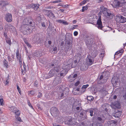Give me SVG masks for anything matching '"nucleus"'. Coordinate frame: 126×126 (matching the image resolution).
Returning <instances> with one entry per match:
<instances>
[{
    "label": "nucleus",
    "instance_id": "obj_17",
    "mask_svg": "<svg viewBox=\"0 0 126 126\" xmlns=\"http://www.w3.org/2000/svg\"><path fill=\"white\" fill-rule=\"evenodd\" d=\"M112 105L117 108L119 109L120 108V102L119 101H116L112 103Z\"/></svg>",
    "mask_w": 126,
    "mask_h": 126
},
{
    "label": "nucleus",
    "instance_id": "obj_38",
    "mask_svg": "<svg viewBox=\"0 0 126 126\" xmlns=\"http://www.w3.org/2000/svg\"><path fill=\"white\" fill-rule=\"evenodd\" d=\"M78 75L77 74L73 73V74L70 75L71 78H75Z\"/></svg>",
    "mask_w": 126,
    "mask_h": 126
},
{
    "label": "nucleus",
    "instance_id": "obj_21",
    "mask_svg": "<svg viewBox=\"0 0 126 126\" xmlns=\"http://www.w3.org/2000/svg\"><path fill=\"white\" fill-rule=\"evenodd\" d=\"M122 112L117 110V111L115 113L113 114V116L115 118H119L121 116Z\"/></svg>",
    "mask_w": 126,
    "mask_h": 126
},
{
    "label": "nucleus",
    "instance_id": "obj_39",
    "mask_svg": "<svg viewBox=\"0 0 126 126\" xmlns=\"http://www.w3.org/2000/svg\"><path fill=\"white\" fill-rule=\"evenodd\" d=\"M15 117L17 121L20 122L22 121L21 119V118L19 116L15 115Z\"/></svg>",
    "mask_w": 126,
    "mask_h": 126
},
{
    "label": "nucleus",
    "instance_id": "obj_36",
    "mask_svg": "<svg viewBox=\"0 0 126 126\" xmlns=\"http://www.w3.org/2000/svg\"><path fill=\"white\" fill-rule=\"evenodd\" d=\"M68 72V70H66L65 69H64L62 70L61 72H62L64 75V76H65L66 75Z\"/></svg>",
    "mask_w": 126,
    "mask_h": 126
},
{
    "label": "nucleus",
    "instance_id": "obj_10",
    "mask_svg": "<svg viewBox=\"0 0 126 126\" xmlns=\"http://www.w3.org/2000/svg\"><path fill=\"white\" fill-rule=\"evenodd\" d=\"M106 119V118L103 114H101L98 115L96 119L98 122H100L102 123H104Z\"/></svg>",
    "mask_w": 126,
    "mask_h": 126
},
{
    "label": "nucleus",
    "instance_id": "obj_34",
    "mask_svg": "<svg viewBox=\"0 0 126 126\" xmlns=\"http://www.w3.org/2000/svg\"><path fill=\"white\" fill-rule=\"evenodd\" d=\"M10 110L12 111V112H15L17 110V108L16 107L12 106L10 108Z\"/></svg>",
    "mask_w": 126,
    "mask_h": 126
},
{
    "label": "nucleus",
    "instance_id": "obj_28",
    "mask_svg": "<svg viewBox=\"0 0 126 126\" xmlns=\"http://www.w3.org/2000/svg\"><path fill=\"white\" fill-rule=\"evenodd\" d=\"M3 63L4 66L6 67L7 68H8V63L7 61H6V60L4 59L3 61Z\"/></svg>",
    "mask_w": 126,
    "mask_h": 126
},
{
    "label": "nucleus",
    "instance_id": "obj_37",
    "mask_svg": "<svg viewBox=\"0 0 126 126\" xmlns=\"http://www.w3.org/2000/svg\"><path fill=\"white\" fill-rule=\"evenodd\" d=\"M47 16L49 17H55L54 14L51 12L49 13L47 15Z\"/></svg>",
    "mask_w": 126,
    "mask_h": 126
},
{
    "label": "nucleus",
    "instance_id": "obj_62",
    "mask_svg": "<svg viewBox=\"0 0 126 126\" xmlns=\"http://www.w3.org/2000/svg\"><path fill=\"white\" fill-rule=\"evenodd\" d=\"M78 26V25H75L73 26V27L71 28L72 30H73L74 29H76V27Z\"/></svg>",
    "mask_w": 126,
    "mask_h": 126
},
{
    "label": "nucleus",
    "instance_id": "obj_12",
    "mask_svg": "<svg viewBox=\"0 0 126 126\" xmlns=\"http://www.w3.org/2000/svg\"><path fill=\"white\" fill-rule=\"evenodd\" d=\"M41 35H42L41 34H38L35 36L33 40L35 43H38L40 42L41 40L40 36H41Z\"/></svg>",
    "mask_w": 126,
    "mask_h": 126
},
{
    "label": "nucleus",
    "instance_id": "obj_45",
    "mask_svg": "<svg viewBox=\"0 0 126 126\" xmlns=\"http://www.w3.org/2000/svg\"><path fill=\"white\" fill-rule=\"evenodd\" d=\"M101 123L98 122L96 123H95V126H103Z\"/></svg>",
    "mask_w": 126,
    "mask_h": 126
},
{
    "label": "nucleus",
    "instance_id": "obj_41",
    "mask_svg": "<svg viewBox=\"0 0 126 126\" xmlns=\"http://www.w3.org/2000/svg\"><path fill=\"white\" fill-rule=\"evenodd\" d=\"M20 54L19 53V50L18 49H17L16 50V57L17 58V59H18V57H19Z\"/></svg>",
    "mask_w": 126,
    "mask_h": 126
},
{
    "label": "nucleus",
    "instance_id": "obj_58",
    "mask_svg": "<svg viewBox=\"0 0 126 126\" xmlns=\"http://www.w3.org/2000/svg\"><path fill=\"white\" fill-rule=\"evenodd\" d=\"M28 105L29 106L31 107L32 109H33L32 106V105L31 103L29 102V101L28 102Z\"/></svg>",
    "mask_w": 126,
    "mask_h": 126
},
{
    "label": "nucleus",
    "instance_id": "obj_63",
    "mask_svg": "<svg viewBox=\"0 0 126 126\" xmlns=\"http://www.w3.org/2000/svg\"><path fill=\"white\" fill-rule=\"evenodd\" d=\"M63 20H57L56 21L60 23H62Z\"/></svg>",
    "mask_w": 126,
    "mask_h": 126
},
{
    "label": "nucleus",
    "instance_id": "obj_15",
    "mask_svg": "<svg viewBox=\"0 0 126 126\" xmlns=\"http://www.w3.org/2000/svg\"><path fill=\"white\" fill-rule=\"evenodd\" d=\"M87 111V110H84L82 109H80V110L79 111V113L80 115L82 116L83 118H85L87 116L86 114Z\"/></svg>",
    "mask_w": 126,
    "mask_h": 126
},
{
    "label": "nucleus",
    "instance_id": "obj_5",
    "mask_svg": "<svg viewBox=\"0 0 126 126\" xmlns=\"http://www.w3.org/2000/svg\"><path fill=\"white\" fill-rule=\"evenodd\" d=\"M65 122V123L69 125H74L77 123L75 121V119L70 116H68L67 120Z\"/></svg>",
    "mask_w": 126,
    "mask_h": 126
},
{
    "label": "nucleus",
    "instance_id": "obj_49",
    "mask_svg": "<svg viewBox=\"0 0 126 126\" xmlns=\"http://www.w3.org/2000/svg\"><path fill=\"white\" fill-rule=\"evenodd\" d=\"M38 83V81L37 80L35 81L34 82V86L36 87L37 86Z\"/></svg>",
    "mask_w": 126,
    "mask_h": 126
},
{
    "label": "nucleus",
    "instance_id": "obj_61",
    "mask_svg": "<svg viewBox=\"0 0 126 126\" xmlns=\"http://www.w3.org/2000/svg\"><path fill=\"white\" fill-rule=\"evenodd\" d=\"M29 93L31 94V95H33L35 93L33 91H31Z\"/></svg>",
    "mask_w": 126,
    "mask_h": 126
},
{
    "label": "nucleus",
    "instance_id": "obj_30",
    "mask_svg": "<svg viewBox=\"0 0 126 126\" xmlns=\"http://www.w3.org/2000/svg\"><path fill=\"white\" fill-rule=\"evenodd\" d=\"M57 48L56 47H53V48H52L51 49V51H52V52L53 53H57Z\"/></svg>",
    "mask_w": 126,
    "mask_h": 126
},
{
    "label": "nucleus",
    "instance_id": "obj_43",
    "mask_svg": "<svg viewBox=\"0 0 126 126\" xmlns=\"http://www.w3.org/2000/svg\"><path fill=\"white\" fill-rule=\"evenodd\" d=\"M112 121V123H110V125L111 126V125H113V126H115V124H116L117 122L115 121Z\"/></svg>",
    "mask_w": 126,
    "mask_h": 126
},
{
    "label": "nucleus",
    "instance_id": "obj_53",
    "mask_svg": "<svg viewBox=\"0 0 126 126\" xmlns=\"http://www.w3.org/2000/svg\"><path fill=\"white\" fill-rule=\"evenodd\" d=\"M105 10L104 11H106V13H111V12L110 11L109 9L107 10L106 8H104Z\"/></svg>",
    "mask_w": 126,
    "mask_h": 126
},
{
    "label": "nucleus",
    "instance_id": "obj_40",
    "mask_svg": "<svg viewBox=\"0 0 126 126\" xmlns=\"http://www.w3.org/2000/svg\"><path fill=\"white\" fill-rule=\"evenodd\" d=\"M14 113L16 115H17L18 116H19L20 115V111L19 110H17L16 111L14 112Z\"/></svg>",
    "mask_w": 126,
    "mask_h": 126
},
{
    "label": "nucleus",
    "instance_id": "obj_55",
    "mask_svg": "<svg viewBox=\"0 0 126 126\" xmlns=\"http://www.w3.org/2000/svg\"><path fill=\"white\" fill-rule=\"evenodd\" d=\"M100 91H101V92H105L106 93L107 92V91L105 90L104 88H103L102 89H101Z\"/></svg>",
    "mask_w": 126,
    "mask_h": 126
},
{
    "label": "nucleus",
    "instance_id": "obj_3",
    "mask_svg": "<svg viewBox=\"0 0 126 126\" xmlns=\"http://www.w3.org/2000/svg\"><path fill=\"white\" fill-rule=\"evenodd\" d=\"M23 24H27L33 27L35 26L34 20L31 16L25 18L23 22Z\"/></svg>",
    "mask_w": 126,
    "mask_h": 126
},
{
    "label": "nucleus",
    "instance_id": "obj_23",
    "mask_svg": "<svg viewBox=\"0 0 126 126\" xmlns=\"http://www.w3.org/2000/svg\"><path fill=\"white\" fill-rule=\"evenodd\" d=\"M109 29H111V27L108 26H106L105 27L103 26V28H102V29H100L101 30L105 32L109 31V30L110 31V30H109Z\"/></svg>",
    "mask_w": 126,
    "mask_h": 126
},
{
    "label": "nucleus",
    "instance_id": "obj_54",
    "mask_svg": "<svg viewBox=\"0 0 126 126\" xmlns=\"http://www.w3.org/2000/svg\"><path fill=\"white\" fill-rule=\"evenodd\" d=\"M61 2V0H58L56 1H53L52 2L53 3H59Z\"/></svg>",
    "mask_w": 126,
    "mask_h": 126
},
{
    "label": "nucleus",
    "instance_id": "obj_52",
    "mask_svg": "<svg viewBox=\"0 0 126 126\" xmlns=\"http://www.w3.org/2000/svg\"><path fill=\"white\" fill-rule=\"evenodd\" d=\"M80 83V81H77L75 83V85L76 86H78Z\"/></svg>",
    "mask_w": 126,
    "mask_h": 126
},
{
    "label": "nucleus",
    "instance_id": "obj_25",
    "mask_svg": "<svg viewBox=\"0 0 126 126\" xmlns=\"http://www.w3.org/2000/svg\"><path fill=\"white\" fill-rule=\"evenodd\" d=\"M33 55L34 56L37 57H40L42 55L39 52L36 51L34 53Z\"/></svg>",
    "mask_w": 126,
    "mask_h": 126
},
{
    "label": "nucleus",
    "instance_id": "obj_59",
    "mask_svg": "<svg viewBox=\"0 0 126 126\" xmlns=\"http://www.w3.org/2000/svg\"><path fill=\"white\" fill-rule=\"evenodd\" d=\"M97 55V53L96 52H94L93 53V56L94 57H96Z\"/></svg>",
    "mask_w": 126,
    "mask_h": 126
},
{
    "label": "nucleus",
    "instance_id": "obj_33",
    "mask_svg": "<svg viewBox=\"0 0 126 126\" xmlns=\"http://www.w3.org/2000/svg\"><path fill=\"white\" fill-rule=\"evenodd\" d=\"M33 7L32 8L34 10L36 11L37 10V9L39 8V5L38 4H33Z\"/></svg>",
    "mask_w": 126,
    "mask_h": 126
},
{
    "label": "nucleus",
    "instance_id": "obj_14",
    "mask_svg": "<svg viewBox=\"0 0 126 126\" xmlns=\"http://www.w3.org/2000/svg\"><path fill=\"white\" fill-rule=\"evenodd\" d=\"M56 74L54 70L51 69L49 71V72L47 76V79L49 78L55 76V75H57Z\"/></svg>",
    "mask_w": 126,
    "mask_h": 126
},
{
    "label": "nucleus",
    "instance_id": "obj_64",
    "mask_svg": "<svg viewBox=\"0 0 126 126\" xmlns=\"http://www.w3.org/2000/svg\"><path fill=\"white\" fill-rule=\"evenodd\" d=\"M33 3H32L31 4H30L29 6V8H32L33 7Z\"/></svg>",
    "mask_w": 126,
    "mask_h": 126
},
{
    "label": "nucleus",
    "instance_id": "obj_11",
    "mask_svg": "<svg viewBox=\"0 0 126 126\" xmlns=\"http://www.w3.org/2000/svg\"><path fill=\"white\" fill-rule=\"evenodd\" d=\"M5 19L8 22H11L12 21V15L11 14L7 13L5 15Z\"/></svg>",
    "mask_w": 126,
    "mask_h": 126
},
{
    "label": "nucleus",
    "instance_id": "obj_8",
    "mask_svg": "<svg viewBox=\"0 0 126 126\" xmlns=\"http://www.w3.org/2000/svg\"><path fill=\"white\" fill-rule=\"evenodd\" d=\"M115 19L117 22L120 23H124L126 22V18L120 15L116 16Z\"/></svg>",
    "mask_w": 126,
    "mask_h": 126
},
{
    "label": "nucleus",
    "instance_id": "obj_1",
    "mask_svg": "<svg viewBox=\"0 0 126 126\" xmlns=\"http://www.w3.org/2000/svg\"><path fill=\"white\" fill-rule=\"evenodd\" d=\"M84 40L86 45L89 49L92 48L95 45V42L93 40V39L88 35H86L84 37Z\"/></svg>",
    "mask_w": 126,
    "mask_h": 126
},
{
    "label": "nucleus",
    "instance_id": "obj_44",
    "mask_svg": "<svg viewBox=\"0 0 126 126\" xmlns=\"http://www.w3.org/2000/svg\"><path fill=\"white\" fill-rule=\"evenodd\" d=\"M89 86L88 84H87L85 85H83L81 87V89H86Z\"/></svg>",
    "mask_w": 126,
    "mask_h": 126
},
{
    "label": "nucleus",
    "instance_id": "obj_46",
    "mask_svg": "<svg viewBox=\"0 0 126 126\" xmlns=\"http://www.w3.org/2000/svg\"><path fill=\"white\" fill-rule=\"evenodd\" d=\"M77 64L76 63H75L73 62L72 64L71 65L72 68L75 67Z\"/></svg>",
    "mask_w": 126,
    "mask_h": 126
},
{
    "label": "nucleus",
    "instance_id": "obj_32",
    "mask_svg": "<svg viewBox=\"0 0 126 126\" xmlns=\"http://www.w3.org/2000/svg\"><path fill=\"white\" fill-rule=\"evenodd\" d=\"M5 40L6 43L10 46L12 44L10 39L9 38H6Z\"/></svg>",
    "mask_w": 126,
    "mask_h": 126
},
{
    "label": "nucleus",
    "instance_id": "obj_50",
    "mask_svg": "<svg viewBox=\"0 0 126 126\" xmlns=\"http://www.w3.org/2000/svg\"><path fill=\"white\" fill-rule=\"evenodd\" d=\"M42 93H41L39 92L38 94V98H40L42 97Z\"/></svg>",
    "mask_w": 126,
    "mask_h": 126
},
{
    "label": "nucleus",
    "instance_id": "obj_60",
    "mask_svg": "<svg viewBox=\"0 0 126 126\" xmlns=\"http://www.w3.org/2000/svg\"><path fill=\"white\" fill-rule=\"evenodd\" d=\"M24 64L23 65V67L24 68V69L25 71H26V65L25 64V63L24 62H23Z\"/></svg>",
    "mask_w": 126,
    "mask_h": 126
},
{
    "label": "nucleus",
    "instance_id": "obj_29",
    "mask_svg": "<svg viewBox=\"0 0 126 126\" xmlns=\"http://www.w3.org/2000/svg\"><path fill=\"white\" fill-rule=\"evenodd\" d=\"M87 112H89L90 113V115L91 117H92L93 116V113L94 112L92 110L91 108L88 109L87 110Z\"/></svg>",
    "mask_w": 126,
    "mask_h": 126
},
{
    "label": "nucleus",
    "instance_id": "obj_4",
    "mask_svg": "<svg viewBox=\"0 0 126 126\" xmlns=\"http://www.w3.org/2000/svg\"><path fill=\"white\" fill-rule=\"evenodd\" d=\"M72 40L70 39L68 40L67 41L66 40L65 43V47L66 48L65 51L66 52L67 54L68 53V52L71 49L72 46Z\"/></svg>",
    "mask_w": 126,
    "mask_h": 126
},
{
    "label": "nucleus",
    "instance_id": "obj_7",
    "mask_svg": "<svg viewBox=\"0 0 126 126\" xmlns=\"http://www.w3.org/2000/svg\"><path fill=\"white\" fill-rule=\"evenodd\" d=\"M9 3L6 1H0V8L3 11H6L7 9L6 6L9 5Z\"/></svg>",
    "mask_w": 126,
    "mask_h": 126
},
{
    "label": "nucleus",
    "instance_id": "obj_48",
    "mask_svg": "<svg viewBox=\"0 0 126 126\" xmlns=\"http://www.w3.org/2000/svg\"><path fill=\"white\" fill-rule=\"evenodd\" d=\"M86 2V0H84L83 1L81 2L80 3V4L81 6L83 5V4H85Z\"/></svg>",
    "mask_w": 126,
    "mask_h": 126
},
{
    "label": "nucleus",
    "instance_id": "obj_18",
    "mask_svg": "<svg viewBox=\"0 0 126 126\" xmlns=\"http://www.w3.org/2000/svg\"><path fill=\"white\" fill-rule=\"evenodd\" d=\"M95 26L99 29H102L103 28V26L101 21H97Z\"/></svg>",
    "mask_w": 126,
    "mask_h": 126
},
{
    "label": "nucleus",
    "instance_id": "obj_26",
    "mask_svg": "<svg viewBox=\"0 0 126 126\" xmlns=\"http://www.w3.org/2000/svg\"><path fill=\"white\" fill-rule=\"evenodd\" d=\"M105 16L108 18H110L111 17H112L114 16V14L112 13H106Z\"/></svg>",
    "mask_w": 126,
    "mask_h": 126
},
{
    "label": "nucleus",
    "instance_id": "obj_22",
    "mask_svg": "<svg viewBox=\"0 0 126 126\" xmlns=\"http://www.w3.org/2000/svg\"><path fill=\"white\" fill-rule=\"evenodd\" d=\"M105 79V80H106V79L104 78V76L102 75H101L99 79L100 81L101 82V83H102L106 82V81H106Z\"/></svg>",
    "mask_w": 126,
    "mask_h": 126
},
{
    "label": "nucleus",
    "instance_id": "obj_51",
    "mask_svg": "<svg viewBox=\"0 0 126 126\" xmlns=\"http://www.w3.org/2000/svg\"><path fill=\"white\" fill-rule=\"evenodd\" d=\"M100 13H99L98 14V18L97 21H101V16H100Z\"/></svg>",
    "mask_w": 126,
    "mask_h": 126
},
{
    "label": "nucleus",
    "instance_id": "obj_16",
    "mask_svg": "<svg viewBox=\"0 0 126 126\" xmlns=\"http://www.w3.org/2000/svg\"><path fill=\"white\" fill-rule=\"evenodd\" d=\"M87 63L88 66H90L93 63H96V62H94V59H91V58L90 57V58H88V60H87Z\"/></svg>",
    "mask_w": 126,
    "mask_h": 126
},
{
    "label": "nucleus",
    "instance_id": "obj_31",
    "mask_svg": "<svg viewBox=\"0 0 126 126\" xmlns=\"http://www.w3.org/2000/svg\"><path fill=\"white\" fill-rule=\"evenodd\" d=\"M87 99L88 101H89L90 102L91 101H93L94 98L92 96H87Z\"/></svg>",
    "mask_w": 126,
    "mask_h": 126
},
{
    "label": "nucleus",
    "instance_id": "obj_27",
    "mask_svg": "<svg viewBox=\"0 0 126 126\" xmlns=\"http://www.w3.org/2000/svg\"><path fill=\"white\" fill-rule=\"evenodd\" d=\"M117 79L116 78H112L111 79V81L112 83L113 84H117L118 82Z\"/></svg>",
    "mask_w": 126,
    "mask_h": 126
},
{
    "label": "nucleus",
    "instance_id": "obj_13",
    "mask_svg": "<svg viewBox=\"0 0 126 126\" xmlns=\"http://www.w3.org/2000/svg\"><path fill=\"white\" fill-rule=\"evenodd\" d=\"M69 62H64L63 63V67L66 70H68L72 68L71 64L69 63Z\"/></svg>",
    "mask_w": 126,
    "mask_h": 126
},
{
    "label": "nucleus",
    "instance_id": "obj_20",
    "mask_svg": "<svg viewBox=\"0 0 126 126\" xmlns=\"http://www.w3.org/2000/svg\"><path fill=\"white\" fill-rule=\"evenodd\" d=\"M52 69L54 70L57 75V74L61 70L60 67L59 66H55L54 68Z\"/></svg>",
    "mask_w": 126,
    "mask_h": 126
},
{
    "label": "nucleus",
    "instance_id": "obj_35",
    "mask_svg": "<svg viewBox=\"0 0 126 126\" xmlns=\"http://www.w3.org/2000/svg\"><path fill=\"white\" fill-rule=\"evenodd\" d=\"M91 109L92 110L93 112H94V115L96 114L97 113V112L98 111V109L95 108H91Z\"/></svg>",
    "mask_w": 126,
    "mask_h": 126
},
{
    "label": "nucleus",
    "instance_id": "obj_2",
    "mask_svg": "<svg viewBox=\"0 0 126 126\" xmlns=\"http://www.w3.org/2000/svg\"><path fill=\"white\" fill-rule=\"evenodd\" d=\"M31 26L27 24H23L20 27V30L23 31L24 34L28 35L30 34L32 32L31 28Z\"/></svg>",
    "mask_w": 126,
    "mask_h": 126
},
{
    "label": "nucleus",
    "instance_id": "obj_56",
    "mask_svg": "<svg viewBox=\"0 0 126 126\" xmlns=\"http://www.w3.org/2000/svg\"><path fill=\"white\" fill-rule=\"evenodd\" d=\"M76 109H77V111H76L77 113L78 112L79 113V111L80 110V107H77L76 108Z\"/></svg>",
    "mask_w": 126,
    "mask_h": 126
},
{
    "label": "nucleus",
    "instance_id": "obj_42",
    "mask_svg": "<svg viewBox=\"0 0 126 126\" xmlns=\"http://www.w3.org/2000/svg\"><path fill=\"white\" fill-rule=\"evenodd\" d=\"M88 7L87 6H83L82 7V12H84L85 10H86L88 9Z\"/></svg>",
    "mask_w": 126,
    "mask_h": 126
},
{
    "label": "nucleus",
    "instance_id": "obj_19",
    "mask_svg": "<svg viewBox=\"0 0 126 126\" xmlns=\"http://www.w3.org/2000/svg\"><path fill=\"white\" fill-rule=\"evenodd\" d=\"M61 79L58 77L55 78V79L53 81V83L55 85H57L61 82Z\"/></svg>",
    "mask_w": 126,
    "mask_h": 126
},
{
    "label": "nucleus",
    "instance_id": "obj_24",
    "mask_svg": "<svg viewBox=\"0 0 126 126\" xmlns=\"http://www.w3.org/2000/svg\"><path fill=\"white\" fill-rule=\"evenodd\" d=\"M110 72L108 71H106L103 73L102 75L105 78L108 77L109 75Z\"/></svg>",
    "mask_w": 126,
    "mask_h": 126
},
{
    "label": "nucleus",
    "instance_id": "obj_57",
    "mask_svg": "<svg viewBox=\"0 0 126 126\" xmlns=\"http://www.w3.org/2000/svg\"><path fill=\"white\" fill-rule=\"evenodd\" d=\"M120 53H121V52L120 51H117V52H116L115 54H114V58H115V55H118V54H119Z\"/></svg>",
    "mask_w": 126,
    "mask_h": 126
},
{
    "label": "nucleus",
    "instance_id": "obj_9",
    "mask_svg": "<svg viewBox=\"0 0 126 126\" xmlns=\"http://www.w3.org/2000/svg\"><path fill=\"white\" fill-rule=\"evenodd\" d=\"M123 4L120 0H116L113 1L112 5L114 7L118 8L122 6Z\"/></svg>",
    "mask_w": 126,
    "mask_h": 126
},
{
    "label": "nucleus",
    "instance_id": "obj_47",
    "mask_svg": "<svg viewBox=\"0 0 126 126\" xmlns=\"http://www.w3.org/2000/svg\"><path fill=\"white\" fill-rule=\"evenodd\" d=\"M40 23L41 24L42 26L43 27H45L46 25L45 24V23L43 21H41L40 22Z\"/></svg>",
    "mask_w": 126,
    "mask_h": 126
},
{
    "label": "nucleus",
    "instance_id": "obj_6",
    "mask_svg": "<svg viewBox=\"0 0 126 126\" xmlns=\"http://www.w3.org/2000/svg\"><path fill=\"white\" fill-rule=\"evenodd\" d=\"M50 111L52 115L55 117L58 116L59 112L58 108L55 107L50 108Z\"/></svg>",
    "mask_w": 126,
    "mask_h": 126
}]
</instances>
